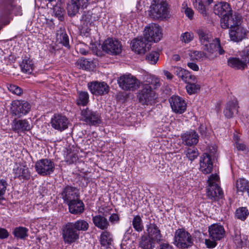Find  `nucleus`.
<instances>
[{
	"label": "nucleus",
	"mask_w": 249,
	"mask_h": 249,
	"mask_svg": "<svg viewBox=\"0 0 249 249\" xmlns=\"http://www.w3.org/2000/svg\"><path fill=\"white\" fill-rule=\"evenodd\" d=\"M30 108V104L27 102L15 101L12 104L11 111L13 114L21 116L28 113Z\"/></svg>",
	"instance_id": "dca6fc26"
},
{
	"label": "nucleus",
	"mask_w": 249,
	"mask_h": 249,
	"mask_svg": "<svg viewBox=\"0 0 249 249\" xmlns=\"http://www.w3.org/2000/svg\"><path fill=\"white\" fill-rule=\"evenodd\" d=\"M236 186L237 192H243L249 187V182L245 178H240L237 180Z\"/></svg>",
	"instance_id": "ea45409f"
},
{
	"label": "nucleus",
	"mask_w": 249,
	"mask_h": 249,
	"mask_svg": "<svg viewBox=\"0 0 249 249\" xmlns=\"http://www.w3.org/2000/svg\"><path fill=\"white\" fill-rule=\"evenodd\" d=\"M71 224L79 232L80 231H86L89 228L88 223L84 220H77L74 222H71Z\"/></svg>",
	"instance_id": "4c0bfd02"
},
{
	"label": "nucleus",
	"mask_w": 249,
	"mask_h": 249,
	"mask_svg": "<svg viewBox=\"0 0 249 249\" xmlns=\"http://www.w3.org/2000/svg\"><path fill=\"white\" fill-rule=\"evenodd\" d=\"M184 82L186 83L187 84H190L191 83L196 82L197 80L195 77V76L191 74L190 72L188 71L187 72L186 74L185 75L184 77L183 78V80Z\"/></svg>",
	"instance_id": "5fc2aeb1"
},
{
	"label": "nucleus",
	"mask_w": 249,
	"mask_h": 249,
	"mask_svg": "<svg viewBox=\"0 0 249 249\" xmlns=\"http://www.w3.org/2000/svg\"><path fill=\"white\" fill-rule=\"evenodd\" d=\"M196 33L200 42L203 45L209 43L212 39V36L209 31L204 29H198L196 30Z\"/></svg>",
	"instance_id": "473e14b6"
},
{
	"label": "nucleus",
	"mask_w": 249,
	"mask_h": 249,
	"mask_svg": "<svg viewBox=\"0 0 249 249\" xmlns=\"http://www.w3.org/2000/svg\"><path fill=\"white\" fill-rule=\"evenodd\" d=\"M92 221L96 227L102 230L106 231L109 226V222L107 219L100 215L93 216Z\"/></svg>",
	"instance_id": "2f4dec72"
},
{
	"label": "nucleus",
	"mask_w": 249,
	"mask_h": 249,
	"mask_svg": "<svg viewBox=\"0 0 249 249\" xmlns=\"http://www.w3.org/2000/svg\"><path fill=\"white\" fill-rule=\"evenodd\" d=\"M191 59L202 61L206 58H208L206 53L201 51H195L190 54Z\"/></svg>",
	"instance_id": "37998d69"
},
{
	"label": "nucleus",
	"mask_w": 249,
	"mask_h": 249,
	"mask_svg": "<svg viewBox=\"0 0 249 249\" xmlns=\"http://www.w3.org/2000/svg\"><path fill=\"white\" fill-rule=\"evenodd\" d=\"M198 130L202 135H206V127L204 125L200 124L198 127Z\"/></svg>",
	"instance_id": "774afa93"
},
{
	"label": "nucleus",
	"mask_w": 249,
	"mask_h": 249,
	"mask_svg": "<svg viewBox=\"0 0 249 249\" xmlns=\"http://www.w3.org/2000/svg\"><path fill=\"white\" fill-rule=\"evenodd\" d=\"M28 229L25 227H18L14 229L13 233L15 237L20 239H24L28 236Z\"/></svg>",
	"instance_id": "58836bf2"
},
{
	"label": "nucleus",
	"mask_w": 249,
	"mask_h": 249,
	"mask_svg": "<svg viewBox=\"0 0 249 249\" xmlns=\"http://www.w3.org/2000/svg\"><path fill=\"white\" fill-rule=\"evenodd\" d=\"M203 50L206 52L208 59H213L217 57V51L220 55L223 54L225 51L222 48L220 40L218 38L214 39L211 43H207L203 45Z\"/></svg>",
	"instance_id": "6e6552de"
},
{
	"label": "nucleus",
	"mask_w": 249,
	"mask_h": 249,
	"mask_svg": "<svg viewBox=\"0 0 249 249\" xmlns=\"http://www.w3.org/2000/svg\"><path fill=\"white\" fill-rule=\"evenodd\" d=\"M193 34L192 33L187 32L182 34L180 37V40L185 43L190 42L193 39Z\"/></svg>",
	"instance_id": "864d4df0"
},
{
	"label": "nucleus",
	"mask_w": 249,
	"mask_h": 249,
	"mask_svg": "<svg viewBox=\"0 0 249 249\" xmlns=\"http://www.w3.org/2000/svg\"><path fill=\"white\" fill-rule=\"evenodd\" d=\"M196 82L191 83L187 85L186 89L189 94L196 93L200 89V86L196 84Z\"/></svg>",
	"instance_id": "09e8293b"
},
{
	"label": "nucleus",
	"mask_w": 249,
	"mask_h": 249,
	"mask_svg": "<svg viewBox=\"0 0 249 249\" xmlns=\"http://www.w3.org/2000/svg\"><path fill=\"white\" fill-rule=\"evenodd\" d=\"M56 41L63 46L69 48V39L64 28H60L56 33Z\"/></svg>",
	"instance_id": "72a5a7b5"
},
{
	"label": "nucleus",
	"mask_w": 249,
	"mask_h": 249,
	"mask_svg": "<svg viewBox=\"0 0 249 249\" xmlns=\"http://www.w3.org/2000/svg\"><path fill=\"white\" fill-rule=\"evenodd\" d=\"M77 157L73 153H69L66 155V161L69 164H71L76 161Z\"/></svg>",
	"instance_id": "4d7b16f0"
},
{
	"label": "nucleus",
	"mask_w": 249,
	"mask_h": 249,
	"mask_svg": "<svg viewBox=\"0 0 249 249\" xmlns=\"http://www.w3.org/2000/svg\"><path fill=\"white\" fill-rule=\"evenodd\" d=\"M173 243L178 248L188 249L193 245V239L191 235L184 229H178L176 231Z\"/></svg>",
	"instance_id": "f257e3e1"
},
{
	"label": "nucleus",
	"mask_w": 249,
	"mask_h": 249,
	"mask_svg": "<svg viewBox=\"0 0 249 249\" xmlns=\"http://www.w3.org/2000/svg\"><path fill=\"white\" fill-rule=\"evenodd\" d=\"M113 243L112 236L107 231L102 232L100 235V243L105 248H110Z\"/></svg>",
	"instance_id": "f704fd0d"
},
{
	"label": "nucleus",
	"mask_w": 249,
	"mask_h": 249,
	"mask_svg": "<svg viewBox=\"0 0 249 249\" xmlns=\"http://www.w3.org/2000/svg\"><path fill=\"white\" fill-rule=\"evenodd\" d=\"M89 96L87 91H80L78 92V99L77 104L78 105L86 106L89 102Z\"/></svg>",
	"instance_id": "c03bdc74"
},
{
	"label": "nucleus",
	"mask_w": 249,
	"mask_h": 249,
	"mask_svg": "<svg viewBox=\"0 0 249 249\" xmlns=\"http://www.w3.org/2000/svg\"><path fill=\"white\" fill-rule=\"evenodd\" d=\"M120 87L124 90L134 91L140 86V82L136 77L131 74L124 75L118 79Z\"/></svg>",
	"instance_id": "39448f33"
},
{
	"label": "nucleus",
	"mask_w": 249,
	"mask_h": 249,
	"mask_svg": "<svg viewBox=\"0 0 249 249\" xmlns=\"http://www.w3.org/2000/svg\"><path fill=\"white\" fill-rule=\"evenodd\" d=\"M186 157L191 161L194 160L198 156V152L196 147L188 148L185 151Z\"/></svg>",
	"instance_id": "a18cd8bd"
},
{
	"label": "nucleus",
	"mask_w": 249,
	"mask_h": 249,
	"mask_svg": "<svg viewBox=\"0 0 249 249\" xmlns=\"http://www.w3.org/2000/svg\"><path fill=\"white\" fill-rule=\"evenodd\" d=\"M219 180L217 174L211 175L208 179L209 187L207 189V195L213 200H218L223 196V193L221 188L216 183Z\"/></svg>",
	"instance_id": "f03ea898"
},
{
	"label": "nucleus",
	"mask_w": 249,
	"mask_h": 249,
	"mask_svg": "<svg viewBox=\"0 0 249 249\" xmlns=\"http://www.w3.org/2000/svg\"><path fill=\"white\" fill-rule=\"evenodd\" d=\"M199 164V169L203 174H210L213 167L211 156L207 153H204L200 157Z\"/></svg>",
	"instance_id": "412c9836"
},
{
	"label": "nucleus",
	"mask_w": 249,
	"mask_h": 249,
	"mask_svg": "<svg viewBox=\"0 0 249 249\" xmlns=\"http://www.w3.org/2000/svg\"><path fill=\"white\" fill-rule=\"evenodd\" d=\"M88 87L91 93L95 95H103L108 93L109 87L104 82L94 81L89 83Z\"/></svg>",
	"instance_id": "2eb2a0df"
},
{
	"label": "nucleus",
	"mask_w": 249,
	"mask_h": 249,
	"mask_svg": "<svg viewBox=\"0 0 249 249\" xmlns=\"http://www.w3.org/2000/svg\"><path fill=\"white\" fill-rule=\"evenodd\" d=\"M242 23V16L234 12H230L228 15L222 17L220 20V25L223 29L232 28Z\"/></svg>",
	"instance_id": "0eeeda50"
},
{
	"label": "nucleus",
	"mask_w": 249,
	"mask_h": 249,
	"mask_svg": "<svg viewBox=\"0 0 249 249\" xmlns=\"http://www.w3.org/2000/svg\"><path fill=\"white\" fill-rule=\"evenodd\" d=\"M213 12L215 15L224 17L232 12V10L229 3L226 2H220L214 5Z\"/></svg>",
	"instance_id": "a878e982"
},
{
	"label": "nucleus",
	"mask_w": 249,
	"mask_h": 249,
	"mask_svg": "<svg viewBox=\"0 0 249 249\" xmlns=\"http://www.w3.org/2000/svg\"><path fill=\"white\" fill-rule=\"evenodd\" d=\"M210 237L213 240H220L225 235L224 227L218 224H213L209 228Z\"/></svg>",
	"instance_id": "5701e85b"
},
{
	"label": "nucleus",
	"mask_w": 249,
	"mask_h": 249,
	"mask_svg": "<svg viewBox=\"0 0 249 249\" xmlns=\"http://www.w3.org/2000/svg\"><path fill=\"white\" fill-rule=\"evenodd\" d=\"M159 53L157 52H152L146 56V60L151 64L157 63L159 58Z\"/></svg>",
	"instance_id": "de8ad7c7"
},
{
	"label": "nucleus",
	"mask_w": 249,
	"mask_h": 249,
	"mask_svg": "<svg viewBox=\"0 0 249 249\" xmlns=\"http://www.w3.org/2000/svg\"><path fill=\"white\" fill-rule=\"evenodd\" d=\"M109 220L111 223H114L118 222L119 217L117 214L113 213L110 216Z\"/></svg>",
	"instance_id": "e2e57ef3"
},
{
	"label": "nucleus",
	"mask_w": 249,
	"mask_h": 249,
	"mask_svg": "<svg viewBox=\"0 0 249 249\" xmlns=\"http://www.w3.org/2000/svg\"><path fill=\"white\" fill-rule=\"evenodd\" d=\"M242 59H245V61L249 64V49L244 50L241 54Z\"/></svg>",
	"instance_id": "bf43d9fd"
},
{
	"label": "nucleus",
	"mask_w": 249,
	"mask_h": 249,
	"mask_svg": "<svg viewBox=\"0 0 249 249\" xmlns=\"http://www.w3.org/2000/svg\"><path fill=\"white\" fill-rule=\"evenodd\" d=\"M187 66L189 68L195 71H198L199 67L197 64L193 62L188 63Z\"/></svg>",
	"instance_id": "0e129e2a"
},
{
	"label": "nucleus",
	"mask_w": 249,
	"mask_h": 249,
	"mask_svg": "<svg viewBox=\"0 0 249 249\" xmlns=\"http://www.w3.org/2000/svg\"><path fill=\"white\" fill-rule=\"evenodd\" d=\"M103 50L110 54H118L122 52V45L118 40L108 38L102 45Z\"/></svg>",
	"instance_id": "9b49d317"
},
{
	"label": "nucleus",
	"mask_w": 249,
	"mask_h": 249,
	"mask_svg": "<svg viewBox=\"0 0 249 249\" xmlns=\"http://www.w3.org/2000/svg\"><path fill=\"white\" fill-rule=\"evenodd\" d=\"M181 138L185 145L191 146L197 143L199 136L196 131L191 130L182 134Z\"/></svg>",
	"instance_id": "393cba45"
},
{
	"label": "nucleus",
	"mask_w": 249,
	"mask_h": 249,
	"mask_svg": "<svg viewBox=\"0 0 249 249\" xmlns=\"http://www.w3.org/2000/svg\"><path fill=\"white\" fill-rule=\"evenodd\" d=\"M154 241L146 236L141 237L139 242V246L142 249H153L154 248Z\"/></svg>",
	"instance_id": "e433bc0d"
},
{
	"label": "nucleus",
	"mask_w": 249,
	"mask_h": 249,
	"mask_svg": "<svg viewBox=\"0 0 249 249\" xmlns=\"http://www.w3.org/2000/svg\"><path fill=\"white\" fill-rule=\"evenodd\" d=\"M81 115L83 121L89 124L95 125L101 122L99 113L89 109L88 108L82 110Z\"/></svg>",
	"instance_id": "f3484780"
},
{
	"label": "nucleus",
	"mask_w": 249,
	"mask_h": 249,
	"mask_svg": "<svg viewBox=\"0 0 249 249\" xmlns=\"http://www.w3.org/2000/svg\"><path fill=\"white\" fill-rule=\"evenodd\" d=\"M76 65L80 68H82L83 69H88L90 67V62L85 58H81L79 59L76 62Z\"/></svg>",
	"instance_id": "603ef678"
},
{
	"label": "nucleus",
	"mask_w": 249,
	"mask_h": 249,
	"mask_svg": "<svg viewBox=\"0 0 249 249\" xmlns=\"http://www.w3.org/2000/svg\"><path fill=\"white\" fill-rule=\"evenodd\" d=\"M228 63L229 66L235 69L244 70L247 67V63L245 59L240 60L239 58H230Z\"/></svg>",
	"instance_id": "7c9ffc66"
},
{
	"label": "nucleus",
	"mask_w": 249,
	"mask_h": 249,
	"mask_svg": "<svg viewBox=\"0 0 249 249\" xmlns=\"http://www.w3.org/2000/svg\"><path fill=\"white\" fill-rule=\"evenodd\" d=\"M160 86V79L153 75L148 76L142 84V87H147L149 89H154L158 88Z\"/></svg>",
	"instance_id": "c756f323"
},
{
	"label": "nucleus",
	"mask_w": 249,
	"mask_h": 249,
	"mask_svg": "<svg viewBox=\"0 0 249 249\" xmlns=\"http://www.w3.org/2000/svg\"><path fill=\"white\" fill-rule=\"evenodd\" d=\"M249 214L248 210L245 207H241L237 209L235 216L237 218L244 220Z\"/></svg>",
	"instance_id": "49530a36"
},
{
	"label": "nucleus",
	"mask_w": 249,
	"mask_h": 249,
	"mask_svg": "<svg viewBox=\"0 0 249 249\" xmlns=\"http://www.w3.org/2000/svg\"><path fill=\"white\" fill-rule=\"evenodd\" d=\"M7 183L4 179L0 180V203L2 200L4 199V195L5 194Z\"/></svg>",
	"instance_id": "3c124183"
},
{
	"label": "nucleus",
	"mask_w": 249,
	"mask_h": 249,
	"mask_svg": "<svg viewBox=\"0 0 249 249\" xmlns=\"http://www.w3.org/2000/svg\"><path fill=\"white\" fill-rule=\"evenodd\" d=\"M215 241V240L211 241L210 239H206L205 244L208 248H213L215 247L216 245V243Z\"/></svg>",
	"instance_id": "680f3d73"
},
{
	"label": "nucleus",
	"mask_w": 249,
	"mask_h": 249,
	"mask_svg": "<svg viewBox=\"0 0 249 249\" xmlns=\"http://www.w3.org/2000/svg\"><path fill=\"white\" fill-rule=\"evenodd\" d=\"M236 147L238 150L244 151L246 149V145L242 143L238 142H236Z\"/></svg>",
	"instance_id": "69168bd1"
},
{
	"label": "nucleus",
	"mask_w": 249,
	"mask_h": 249,
	"mask_svg": "<svg viewBox=\"0 0 249 249\" xmlns=\"http://www.w3.org/2000/svg\"><path fill=\"white\" fill-rule=\"evenodd\" d=\"M247 30L241 24L230 29L229 35L231 39L234 42H239L246 37Z\"/></svg>",
	"instance_id": "aec40b11"
},
{
	"label": "nucleus",
	"mask_w": 249,
	"mask_h": 249,
	"mask_svg": "<svg viewBox=\"0 0 249 249\" xmlns=\"http://www.w3.org/2000/svg\"><path fill=\"white\" fill-rule=\"evenodd\" d=\"M52 126L59 131H62L68 127L69 121L68 118L61 114H55L51 119Z\"/></svg>",
	"instance_id": "4468645a"
},
{
	"label": "nucleus",
	"mask_w": 249,
	"mask_h": 249,
	"mask_svg": "<svg viewBox=\"0 0 249 249\" xmlns=\"http://www.w3.org/2000/svg\"><path fill=\"white\" fill-rule=\"evenodd\" d=\"M61 195L67 204L79 198L78 191L76 188L68 185L63 188Z\"/></svg>",
	"instance_id": "a211bd4d"
},
{
	"label": "nucleus",
	"mask_w": 249,
	"mask_h": 249,
	"mask_svg": "<svg viewBox=\"0 0 249 249\" xmlns=\"http://www.w3.org/2000/svg\"><path fill=\"white\" fill-rule=\"evenodd\" d=\"M149 15L154 19H163L169 17V11L168 4L163 1L158 0L150 7Z\"/></svg>",
	"instance_id": "7ed1b4c3"
},
{
	"label": "nucleus",
	"mask_w": 249,
	"mask_h": 249,
	"mask_svg": "<svg viewBox=\"0 0 249 249\" xmlns=\"http://www.w3.org/2000/svg\"><path fill=\"white\" fill-rule=\"evenodd\" d=\"M89 0H71V3L68 5V13L71 17L74 16L81 8L86 7Z\"/></svg>",
	"instance_id": "6ab92c4d"
},
{
	"label": "nucleus",
	"mask_w": 249,
	"mask_h": 249,
	"mask_svg": "<svg viewBox=\"0 0 249 249\" xmlns=\"http://www.w3.org/2000/svg\"><path fill=\"white\" fill-rule=\"evenodd\" d=\"M131 45L132 51L140 54L145 53L151 47L149 42L142 37L133 39Z\"/></svg>",
	"instance_id": "f8f14e48"
},
{
	"label": "nucleus",
	"mask_w": 249,
	"mask_h": 249,
	"mask_svg": "<svg viewBox=\"0 0 249 249\" xmlns=\"http://www.w3.org/2000/svg\"><path fill=\"white\" fill-rule=\"evenodd\" d=\"M15 178L19 179L28 180L31 177V173L29 168L24 165H20L14 170Z\"/></svg>",
	"instance_id": "c85d7f7f"
},
{
	"label": "nucleus",
	"mask_w": 249,
	"mask_h": 249,
	"mask_svg": "<svg viewBox=\"0 0 249 249\" xmlns=\"http://www.w3.org/2000/svg\"><path fill=\"white\" fill-rule=\"evenodd\" d=\"M53 13L56 17H57L59 20L62 21L63 19V14L64 10L59 5H55L53 8Z\"/></svg>",
	"instance_id": "8fccbe9b"
},
{
	"label": "nucleus",
	"mask_w": 249,
	"mask_h": 249,
	"mask_svg": "<svg viewBox=\"0 0 249 249\" xmlns=\"http://www.w3.org/2000/svg\"><path fill=\"white\" fill-rule=\"evenodd\" d=\"M160 247V249H174L173 247L168 243H162Z\"/></svg>",
	"instance_id": "338daca9"
},
{
	"label": "nucleus",
	"mask_w": 249,
	"mask_h": 249,
	"mask_svg": "<svg viewBox=\"0 0 249 249\" xmlns=\"http://www.w3.org/2000/svg\"><path fill=\"white\" fill-rule=\"evenodd\" d=\"M186 15V16L190 19L193 18L194 11L190 8H186L185 10L183 11Z\"/></svg>",
	"instance_id": "13d9d810"
},
{
	"label": "nucleus",
	"mask_w": 249,
	"mask_h": 249,
	"mask_svg": "<svg viewBox=\"0 0 249 249\" xmlns=\"http://www.w3.org/2000/svg\"><path fill=\"white\" fill-rule=\"evenodd\" d=\"M148 237L157 243L162 239V235L159 227L155 223H150L146 226Z\"/></svg>",
	"instance_id": "b1692460"
},
{
	"label": "nucleus",
	"mask_w": 249,
	"mask_h": 249,
	"mask_svg": "<svg viewBox=\"0 0 249 249\" xmlns=\"http://www.w3.org/2000/svg\"><path fill=\"white\" fill-rule=\"evenodd\" d=\"M62 233L65 243L71 244L79 238L80 233L73 228L71 222H68L62 229Z\"/></svg>",
	"instance_id": "1a4fd4ad"
},
{
	"label": "nucleus",
	"mask_w": 249,
	"mask_h": 249,
	"mask_svg": "<svg viewBox=\"0 0 249 249\" xmlns=\"http://www.w3.org/2000/svg\"><path fill=\"white\" fill-rule=\"evenodd\" d=\"M239 108L238 102L236 99L229 101L224 110L225 116L228 118H231L234 113H237Z\"/></svg>",
	"instance_id": "cd10ccee"
},
{
	"label": "nucleus",
	"mask_w": 249,
	"mask_h": 249,
	"mask_svg": "<svg viewBox=\"0 0 249 249\" xmlns=\"http://www.w3.org/2000/svg\"><path fill=\"white\" fill-rule=\"evenodd\" d=\"M144 37L149 42H157L162 37V33L160 26L155 23H151L145 27Z\"/></svg>",
	"instance_id": "423d86ee"
},
{
	"label": "nucleus",
	"mask_w": 249,
	"mask_h": 249,
	"mask_svg": "<svg viewBox=\"0 0 249 249\" xmlns=\"http://www.w3.org/2000/svg\"><path fill=\"white\" fill-rule=\"evenodd\" d=\"M69 212L74 214H81L84 211V204L79 198L67 203Z\"/></svg>",
	"instance_id": "bb28decb"
},
{
	"label": "nucleus",
	"mask_w": 249,
	"mask_h": 249,
	"mask_svg": "<svg viewBox=\"0 0 249 249\" xmlns=\"http://www.w3.org/2000/svg\"><path fill=\"white\" fill-rule=\"evenodd\" d=\"M132 225L134 229L138 232H141L143 230L142 221L140 215H137L134 217L132 220Z\"/></svg>",
	"instance_id": "79ce46f5"
},
{
	"label": "nucleus",
	"mask_w": 249,
	"mask_h": 249,
	"mask_svg": "<svg viewBox=\"0 0 249 249\" xmlns=\"http://www.w3.org/2000/svg\"><path fill=\"white\" fill-rule=\"evenodd\" d=\"M31 128V125L26 119L17 120L15 119L12 123V130L18 133L29 131Z\"/></svg>",
	"instance_id": "4be33fe9"
},
{
	"label": "nucleus",
	"mask_w": 249,
	"mask_h": 249,
	"mask_svg": "<svg viewBox=\"0 0 249 249\" xmlns=\"http://www.w3.org/2000/svg\"><path fill=\"white\" fill-rule=\"evenodd\" d=\"M8 89L12 93L17 95H20L22 93V89L19 87L15 85H10L8 87Z\"/></svg>",
	"instance_id": "6e6d98bb"
},
{
	"label": "nucleus",
	"mask_w": 249,
	"mask_h": 249,
	"mask_svg": "<svg viewBox=\"0 0 249 249\" xmlns=\"http://www.w3.org/2000/svg\"><path fill=\"white\" fill-rule=\"evenodd\" d=\"M169 101L171 108L174 112L182 114L186 110L187 104L182 97L178 96H172Z\"/></svg>",
	"instance_id": "ddd939ff"
},
{
	"label": "nucleus",
	"mask_w": 249,
	"mask_h": 249,
	"mask_svg": "<svg viewBox=\"0 0 249 249\" xmlns=\"http://www.w3.org/2000/svg\"><path fill=\"white\" fill-rule=\"evenodd\" d=\"M9 233L8 231L4 228H0V238L5 239L8 237Z\"/></svg>",
	"instance_id": "052dcab7"
},
{
	"label": "nucleus",
	"mask_w": 249,
	"mask_h": 249,
	"mask_svg": "<svg viewBox=\"0 0 249 249\" xmlns=\"http://www.w3.org/2000/svg\"><path fill=\"white\" fill-rule=\"evenodd\" d=\"M20 67L22 72L31 73L34 69V66L32 60L29 58L25 57L22 60Z\"/></svg>",
	"instance_id": "c9c22d12"
},
{
	"label": "nucleus",
	"mask_w": 249,
	"mask_h": 249,
	"mask_svg": "<svg viewBox=\"0 0 249 249\" xmlns=\"http://www.w3.org/2000/svg\"><path fill=\"white\" fill-rule=\"evenodd\" d=\"M54 164L51 160L44 159L37 161L35 167L37 173L41 176L49 175L54 170Z\"/></svg>",
	"instance_id": "9d476101"
},
{
	"label": "nucleus",
	"mask_w": 249,
	"mask_h": 249,
	"mask_svg": "<svg viewBox=\"0 0 249 249\" xmlns=\"http://www.w3.org/2000/svg\"><path fill=\"white\" fill-rule=\"evenodd\" d=\"M194 5L195 8L203 16V17H208V13L202 0H195V2H194Z\"/></svg>",
	"instance_id": "a19ab883"
},
{
	"label": "nucleus",
	"mask_w": 249,
	"mask_h": 249,
	"mask_svg": "<svg viewBox=\"0 0 249 249\" xmlns=\"http://www.w3.org/2000/svg\"><path fill=\"white\" fill-rule=\"evenodd\" d=\"M147 87H141L138 93L137 98L142 105L152 106L156 102L158 96L154 89H149Z\"/></svg>",
	"instance_id": "20e7f679"
}]
</instances>
